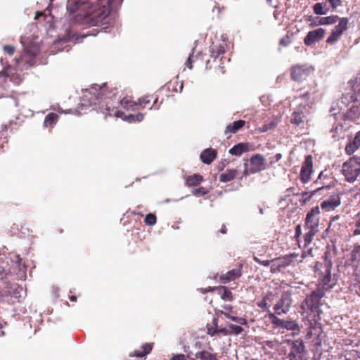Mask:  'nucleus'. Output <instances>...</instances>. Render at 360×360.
<instances>
[{"instance_id":"18","label":"nucleus","mask_w":360,"mask_h":360,"mask_svg":"<svg viewBox=\"0 0 360 360\" xmlns=\"http://www.w3.org/2000/svg\"><path fill=\"white\" fill-rule=\"evenodd\" d=\"M242 264H239L236 268L221 274L219 276V281L226 284L239 278L242 276Z\"/></svg>"},{"instance_id":"29","label":"nucleus","mask_w":360,"mask_h":360,"mask_svg":"<svg viewBox=\"0 0 360 360\" xmlns=\"http://www.w3.org/2000/svg\"><path fill=\"white\" fill-rule=\"evenodd\" d=\"M119 103L127 110H137V101H132L129 97H124L119 101Z\"/></svg>"},{"instance_id":"6","label":"nucleus","mask_w":360,"mask_h":360,"mask_svg":"<svg viewBox=\"0 0 360 360\" xmlns=\"http://www.w3.org/2000/svg\"><path fill=\"white\" fill-rule=\"evenodd\" d=\"M335 186V180L330 170L322 171L316 179V195H323L324 191H330Z\"/></svg>"},{"instance_id":"59","label":"nucleus","mask_w":360,"mask_h":360,"mask_svg":"<svg viewBox=\"0 0 360 360\" xmlns=\"http://www.w3.org/2000/svg\"><path fill=\"white\" fill-rule=\"evenodd\" d=\"M219 314H220V315H224L226 318H227V319H231V314H229V313H227V312H224V311H219Z\"/></svg>"},{"instance_id":"41","label":"nucleus","mask_w":360,"mask_h":360,"mask_svg":"<svg viewBox=\"0 0 360 360\" xmlns=\"http://www.w3.org/2000/svg\"><path fill=\"white\" fill-rule=\"evenodd\" d=\"M208 193V190L205 187H199L192 191V194L196 197L203 196Z\"/></svg>"},{"instance_id":"62","label":"nucleus","mask_w":360,"mask_h":360,"mask_svg":"<svg viewBox=\"0 0 360 360\" xmlns=\"http://www.w3.org/2000/svg\"><path fill=\"white\" fill-rule=\"evenodd\" d=\"M219 232H220L221 233H222V234H225V233H226V232H227V229H226V225L223 224V225L221 226V229L219 230Z\"/></svg>"},{"instance_id":"63","label":"nucleus","mask_w":360,"mask_h":360,"mask_svg":"<svg viewBox=\"0 0 360 360\" xmlns=\"http://www.w3.org/2000/svg\"><path fill=\"white\" fill-rule=\"evenodd\" d=\"M223 308L225 309V310H227L229 311H231L232 309H233V307L230 305H226L224 307H223Z\"/></svg>"},{"instance_id":"1","label":"nucleus","mask_w":360,"mask_h":360,"mask_svg":"<svg viewBox=\"0 0 360 360\" xmlns=\"http://www.w3.org/2000/svg\"><path fill=\"white\" fill-rule=\"evenodd\" d=\"M123 0H68L67 9L75 14L77 22L89 26L102 24L110 11L117 9Z\"/></svg>"},{"instance_id":"12","label":"nucleus","mask_w":360,"mask_h":360,"mask_svg":"<svg viewBox=\"0 0 360 360\" xmlns=\"http://www.w3.org/2000/svg\"><path fill=\"white\" fill-rule=\"evenodd\" d=\"M292 304L291 294L289 292H284L282 293L280 300L275 304L274 309L275 314L277 315H281L286 314Z\"/></svg>"},{"instance_id":"16","label":"nucleus","mask_w":360,"mask_h":360,"mask_svg":"<svg viewBox=\"0 0 360 360\" xmlns=\"http://www.w3.org/2000/svg\"><path fill=\"white\" fill-rule=\"evenodd\" d=\"M334 284V283H331L330 268L327 267L326 274L321 280L319 285L320 289L316 290V298L322 297L323 295V290H328L331 289L333 287Z\"/></svg>"},{"instance_id":"64","label":"nucleus","mask_w":360,"mask_h":360,"mask_svg":"<svg viewBox=\"0 0 360 360\" xmlns=\"http://www.w3.org/2000/svg\"><path fill=\"white\" fill-rule=\"evenodd\" d=\"M212 68L210 60H208L206 63V68L211 69Z\"/></svg>"},{"instance_id":"34","label":"nucleus","mask_w":360,"mask_h":360,"mask_svg":"<svg viewBox=\"0 0 360 360\" xmlns=\"http://www.w3.org/2000/svg\"><path fill=\"white\" fill-rule=\"evenodd\" d=\"M269 318L271 323L276 327L283 328L284 320L278 319L275 314L270 312L269 314Z\"/></svg>"},{"instance_id":"49","label":"nucleus","mask_w":360,"mask_h":360,"mask_svg":"<svg viewBox=\"0 0 360 360\" xmlns=\"http://www.w3.org/2000/svg\"><path fill=\"white\" fill-rule=\"evenodd\" d=\"M193 53H191L185 63L186 66L188 67L189 69L193 68L192 63L193 62Z\"/></svg>"},{"instance_id":"48","label":"nucleus","mask_w":360,"mask_h":360,"mask_svg":"<svg viewBox=\"0 0 360 360\" xmlns=\"http://www.w3.org/2000/svg\"><path fill=\"white\" fill-rule=\"evenodd\" d=\"M325 32H326V31L323 28L316 29V41L323 38V37L325 35Z\"/></svg>"},{"instance_id":"54","label":"nucleus","mask_w":360,"mask_h":360,"mask_svg":"<svg viewBox=\"0 0 360 360\" xmlns=\"http://www.w3.org/2000/svg\"><path fill=\"white\" fill-rule=\"evenodd\" d=\"M343 126L342 125H337L330 130L332 133H338V131H342Z\"/></svg>"},{"instance_id":"61","label":"nucleus","mask_w":360,"mask_h":360,"mask_svg":"<svg viewBox=\"0 0 360 360\" xmlns=\"http://www.w3.org/2000/svg\"><path fill=\"white\" fill-rule=\"evenodd\" d=\"M217 331L218 333H222L224 335H228L229 333L226 328L217 329Z\"/></svg>"},{"instance_id":"15","label":"nucleus","mask_w":360,"mask_h":360,"mask_svg":"<svg viewBox=\"0 0 360 360\" xmlns=\"http://www.w3.org/2000/svg\"><path fill=\"white\" fill-rule=\"evenodd\" d=\"M312 172L313 158L309 155L306 157L305 160L302 166L300 172V179L302 183H307L309 181Z\"/></svg>"},{"instance_id":"31","label":"nucleus","mask_w":360,"mask_h":360,"mask_svg":"<svg viewBox=\"0 0 360 360\" xmlns=\"http://www.w3.org/2000/svg\"><path fill=\"white\" fill-rule=\"evenodd\" d=\"M221 295V298L224 301H232L233 300L232 292L225 286L216 287Z\"/></svg>"},{"instance_id":"28","label":"nucleus","mask_w":360,"mask_h":360,"mask_svg":"<svg viewBox=\"0 0 360 360\" xmlns=\"http://www.w3.org/2000/svg\"><path fill=\"white\" fill-rule=\"evenodd\" d=\"M273 297L274 295L272 292L267 293L260 302H257V306L264 310L269 311Z\"/></svg>"},{"instance_id":"53","label":"nucleus","mask_w":360,"mask_h":360,"mask_svg":"<svg viewBox=\"0 0 360 360\" xmlns=\"http://www.w3.org/2000/svg\"><path fill=\"white\" fill-rule=\"evenodd\" d=\"M312 195H313V193H311L309 195L308 194V193H303V194H302L303 202L306 203L307 201H309L311 198Z\"/></svg>"},{"instance_id":"36","label":"nucleus","mask_w":360,"mask_h":360,"mask_svg":"<svg viewBox=\"0 0 360 360\" xmlns=\"http://www.w3.org/2000/svg\"><path fill=\"white\" fill-rule=\"evenodd\" d=\"M352 261L360 262V245L355 244L352 251Z\"/></svg>"},{"instance_id":"43","label":"nucleus","mask_w":360,"mask_h":360,"mask_svg":"<svg viewBox=\"0 0 360 360\" xmlns=\"http://www.w3.org/2000/svg\"><path fill=\"white\" fill-rule=\"evenodd\" d=\"M231 320L233 321H235L236 323H238L240 325H247L248 324V321H247L246 319H245L243 317H238V316H231Z\"/></svg>"},{"instance_id":"11","label":"nucleus","mask_w":360,"mask_h":360,"mask_svg":"<svg viewBox=\"0 0 360 360\" xmlns=\"http://www.w3.org/2000/svg\"><path fill=\"white\" fill-rule=\"evenodd\" d=\"M338 24L333 29L330 36L326 39V43L333 44L336 42L347 30L349 20L347 18L339 19Z\"/></svg>"},{"instance_id":"37","label":"nucleus","mask_w":360,"mask_h":360,"mask_svg":"<svg viewBox=\"0 0 360 360\" xmlns=\"http://www.w3.org/2000/svg\"><path fill=\"white\" fill-rule=\"evenodd\" d=\"M315 42V30L309 31L304 39L306 46H310Z\"/></svg>"},{"instance_id":"60","label":"nucleus","mask_w":360,"mask_h":360,"mask_svg":"<svg viewBox=\"0 0 360 360\" xmlns=\"http://www.w3.org/2000/svg\"><path fill=\"white\" fill-rule=\"evenodd\" d=\"M217 70L219 71V73L224 74L226 72V70L224 69V66H221L220 65H218Z\"/></svg>"},{"instance_id":"23","label":"nucleus","mask_w":360,"mask_h":360,"mask_svg":"<svg viewBox=\"0 0 360 360\" xmlns=\"http://www.w3.org/2000/svg\"><path fill=\"white\" fill-rule=\"evenodd\" d=\"M245 124V120H237L232 123L228 124L224 130L225 135H230L232 134H236L238 132L241 128H243Z\"/></svg>"},{"instance_id":"13","label":"nucleus","mask_w":360,"mask_h":360,"mask_svg":"<svg viewBox=\"0 0 360 360\" xmlns=\"http://www.w3.org/2000/svg\"><path fill=\"white\" fill-rule=\"evenodd\" d=\"M313 71L312 67L297 65L291 68V78L294 81L299 82L305 79L307 77L313 73Z\"/></svg>"},{"instance_id":"25","label":"nucleus","mask_w":360,"mask_h":360,"mask_svg":"<svg viewBox=\"0 0 360 360\" xmlns=\"http://www.w3.org/2000/svg\"><path fill=\"white\" fill-rule=\"evenodd\" d=\"M210 51L211 53V58H213V61H215L218 57H219L221 55L225 53L226 49L223 44H212V45L210 48Z\"/></svg>"},{"instance_id":"5","label":"nucleus","mask_w":360,"mask_h":360,"mask_svg":"<svg viewBox=\"0 0 360 360\" xmlns=\"http://www.w3.org/2000/svg\"><path fill=\"white\" fill-rule=\"evenodd\" d=\"M314 214L315 208H311L306 217V226L309 229V230L306 233L304 238L303 248L304 250H303V257L313 256V248L311 247H307L312 241L314 236L315 235V231L314 229L315 226V223L314 222Z\"/></svg>"},{"instance_id":"42","label":"nucleus","mask_w":360,"mask_h":360,"mask_svg":"<svg viewBox=\"0 0 360 360\" xmlns=\"http://www.w3.org/2000/svg\"><path fill=\"white\" fill-rule=\"evenodd\" d=\"M229 328L231 330L229 332V334H233V335H239L243 331V328L241 326L233 325L232 323H230L228 326Z\"/></svg>"},{"instance_id":"46","label":"nucleus","mask_w":360,"mask_h":360,"mask_svg":"<svg viewBox=\"0 0 360 360\" xmlns=\"http://www.w3.org/2000/svg\"><path fill=\"white\" fill-rule=\"evenodd\" d=\"M4 51L8 55L12 56L15 52V47L11 45H6L4 46Z\"/></svg>"},{"instance_id":"56","label":"nucleus","mask_w":360,"mask_h":360,"mask_svg":"<svg viewBox=\"0 0 360 360\" xmlns=\"http://www.w3.org/2000/svg\"><path fill=\"white\" fill-rule=\"evenodd\" d=\"M8 274V273H6L4 269L0 266V278L4 279V278H6Z\"/></svg>"},{"instance_id":"3","label":"nucleus","mask_w":360,"mask_h":360,"mask_svg":"<svg viewBox=\"0 0 360 360\" xmlns=\"http://www.w3.org/2000/svg\"><path fill=\"white\" fill-rule=\"evenodd\" d=\"M106 84L102 86L94 84L89 89L85 90L84 98L88 101L90 105L98 104L101 111L103 114L121 117L124 113L114 106L112 100L106 96Z\"/></svg>"},{"instance_id":"38","label":"nucleus","mask_w":360,"mask_h":360,"mask_svg":"<svg viewBox=\"0 0 360 360\" xmlns=\"http://www.w3.org/2000/svg\"><path fill=\"white\" fill-rule=\"evenodd\" d=\"M303 122V115H302V113L296 112L292 113L291 117L292 123L299 125L300 123H302Z\"/></svg>"},{"instance_id":"58","label":"nucleus","mask_w":360,"mask_h":360,"mask_svg":"<svg viewBox=\"0 0 360 360\" xmlns=\"http://www.w3.org/2000/svg\"><path fill=\"white\" fill-rule=\"evenodd\" d=\"M289 43V38L288 37H286V38H283L281 39L280 41V44L283 46H287Z\"/></svg>"},{"instance_id":"44","label":"nucleus","mask_w":360,"mask_h":360,"mask_svg":"<svg viewBox=\"0 0 360 360\" xmlns=\"http://www.w3.org/2000/svg\"><path fill=\"white\" fill-rule=\"evenodd\" d=\"M326 1L329 3V4L331 6V8H333V10L336 9L342 4L341 0H326Z\"/></svg>"},{"instance_id":"47","label":"nucleus","mask_w":360,"mask_h":360,"mask_svg":"<svg viewBox=\"0 0 360 360\" xmlns=\"http://www.w3.org/2000/svg\"><path fill=\"white\" fill-rule=\"evenodd\" d=\"M275 127V124L274 123H270L268 124H264L262 128L260 129V131L262 132H266L269 130H271L274 129Z\"/></svg>"},{"instance_id":"20","label":"nucleus","mask_w":360,"mask_h":360,"mask_svg":"<svg viewBox=\"0 0 360 360\" xmlns=\"http://www.w3.org/2000/svg\"><path fill=\"white\" fill-rule=\"evenodd\" d=\"M217 150L210 148L205 149L200 154L201 161L207 165L211 164L214 160L217 158Z\"/></svg>"},{"instance_id":"22","label":"nucleus","mask_w":360,"mask_h":360,"mask_svg":"<svg viewBox=\"0 0 360 360\" xmlns=\"http://www.w3.org/2000/svg\"><path fill=\"white\" fill-rule=\"evenodd\" d=\"M360 147V131L357 132L352 141L345 146V153L351 155Z\"/></svg>"},{"instance_id":"2","label":"nucleus","mask_w":360,"mask_h":360,"mask_svg":"<svg viewBox=\"0 0 360 360\" xmlns=\"http://www.w3.org/2000/svg\"><path fill=\"white\" fill-rule=\"evenodd\" d=\"M348 107L343 114L344 120L356 122L360 119V83L353 86V91L342 94L340 99L330 110L332 115L336 116L344 108Z\"/></svg>"},{"instance_id":"55","label":"nucleus","mask_w":360,"mask_h":360,"mask_svg":"<svg viewBox=\"0 0 360 360\" xmlns=\"http://www.w3.org/2000/svg\"><path fill=\"white\" fill-rule=\"evenodd\" d=\"M214 290H217V288H216V287H208L207 288L201 289V292L202 293H207L208 292H212Z\"/></svg>"},{"instance_id":"35","label":"nucleus","mask_w":360,"mask_h":360,"mask_svg":"<svg viewBox=\"0 0 360 360\" xmlns=\"http://www.w3.org/2000/svg\"><path fill=\"white\" fill-rule=\"evenodd\" d=\"M283 328H285L289 330H298L299 326L297 323L295 321H285L284 320V323L283 325Z\"/></svg>"},{"instance_id":"33","label":"nucleus","mask_w":360,"mask_h":360,"mask_svg":"<svg viewBox=\"0 0 360 360\" xmlns=\"http://www.w3.org/2000/svg\"><path fill=\"white\" fill-rule=\"evenodd\" d=\"M8 86V75L5 72H0V97L3 96Z\"/></svg>"},{"instance_id":"39","label":"nucleus","mask_w":360,"mask_h":360,"mask_svg":"<svg viewBox=\"0 0 360 360\" xmlns=\"http://www.w3.org/2000/svg\"><path fill=\"white\" fill-rule=\"evenodd\" d=\"M145 114L139 112L136 115H129L127 117L129 122H141L143 120Z\"/></svg>"},{"instance_id":"7","label":"nucleus","mask_w":360,"mask_h":360,"mask_svg":"<svg viewBox=\"0 0 360 360\" xmlns=\"http://www.w3.org/2000/svg\"><path fill=\"white\" fill-rule=\"evenodd\" d=\"M157 94H148L140 97L137 101V110H159L162 101L159 102Z\"/></svg>"},{"instance_id":"21","label":"nucleus","mask_w":360,"mask_h":360,"mask_svg":"<svg viewBox=\"0 0 360 360\" xmlns=\"http://www.w3.org/2000/svg\"><path fill=\"white\" fill-rule=\"evenodd\" d=\"M153 349V344H143L139 349H136L129 354L130 357L143 358L150 353Z\"/></svg>"},{"instance_id":"17","label":"nucleus","mask_w":360,"mask_h":360,"mask_svg":"<svg viewBox=\"0 0 360 360\" xmlns=\"http://www.w3.org/2000/svg\"><path fill=\"white\" fill-rule=\"evenodd\" d=\"M194 356V358H190L189 360H219L217 353L211 347L197 351Z\"/></svg>"},{"instance_id":"27","label":"nucleus","mask_w":360,"mask_h":360,"mask_svg":"<svg viewBox=\"0 0 360 360\" xmlns=\"http://www.w3.org/2000/svg\"><path fill=\"white\" fill-rule=\"evenodd\" d=\"M248 143H239L235 145L233 147H232L229 150V153L233 155L239 156L242 153L248 151Z\"/></svg>"},{"instance_id":"45","label":"nucleus","mask_w":360,"mask_h":360,"mask_svg":"<svg viewBox=\"0 0 360 360\" xmlns=\"http://www.w3.org/2000/svg\"><path fill=\"white\" fill-rule=\"evenodd\" d=\"M254 260L259 264L264 266H268L270 264H271V260H262L256 256L254 257Z\"/></svg>"},{"instance_id":"52","label":"nucleus","mask_w":360,"mask_h":360,"mask_svg":"<svg viewBox=\"0 0 360 360\" xmlns=\"http://www.w3.org/2000/svg\"><path fill=\"white\" fill-rule=\"evenodd\" d=\"M356 229L353 231L354 236L360 235V218L356 222Z\"/></svg>"},{"instance_id":"57","label":"nucleus","mask_w":360,"mask_h":360,"mask_svg":"<svg viewBox=\"0 0 360 360\" xmlns=\"http://www.w3.org/2000/svg\"><path fill=\"white\" fill-rule=\"evenodd\" d=\"M207 333L211 335V336H214L216 334L218 333V331H217V328H214V329H212V328H208V332Z\"/></svg>"},{"instance_id":"19","label":"nucleus","mask_w":360,"mask_h":360,"mask_svg":"<svg viewBox=\"0 0 360 360\" xmlns=\"http://www.w3.org/2000/svg\"><path fill=\"white\" fill-rule=\"evenodd\" d=\"M291 259L289 257L276 258L271 259V272L273 274L281 271L284 268L289 266Z\"/></svg>"},{"instance_id":"26","label":"nucleus","mask_w":360,"mask_h":360,"mask_svg":"<svg viewBox=\"0 0 360 360\" xmlns=\"http://www.w3.org/2000/svg\"><path fill=\"white\" fill-rule=\"evenodd\" d=\"M339 17L336 15H333L327 17L316 18L317 25H333L339 20Z\"/></svg>"},{"instance_id":"8","label":"nucleus","mask_w":360,"mask_h":360,"mask_svg":"<svg viewBox=\"0 0 360 360\" xmlns=\"http://www.w3.org/2000/svg\"><path fill=\"white\" fill-rule=\"evenodd\" d=\"M327 195L321 199L320 204L321 209L324 212H330L338 207L341 203L340 196L335 191L328 192Z\"/></svg>"},{"instance_id":"14","label":"nucleus","mask_w":360,"mask_h":360,"mask_svg":"<svg viewBox=\"0 0 360 360\" xmlns=\"http://www.w3.org/2000/svg\"><path fill=\"white\" fill-rule=\"evenodd\" d=\"M304 345L302 340L293 341L290 345V352L288 354L289 360H303Z\"/></svg>"},{"instance_id":"32","label":"nucleus","mask_w":360,"mask_h":360,"mask_svg":"<svg viewBox=\"0 0 360 360\" xmlns=\"http://www.w3.org/2000/svg\"><path fill=\"white\" fill-rule=\"evenodd\" d=\"M58 115L56 113H49L44 119V127H53L58 121Z\"/></svg>"},{"instance_id":"10","label":"nucleus","mask_w":360,"mask_h":360,"mask_svg":"<svg viewBox=\"0 0 360 360\" xmlns=\"http://www.w3.org/2000/svg\"><path fill=\"white\" fill-rule=\"evenodd\" d=\"M266 160L261 154H256L250 159L249 167H246L244 171L245 175L255 174L265 169Z\"/></svg>"},{"instance_id":"30","label":"nucleus","mask_w":360,"mask_h":360,"mask_svg":"<svg viewBox=\"0 0 360 360\" xmlns=\"http://www.w3.org/2000/svg\"><path fill=\"white\" fill-rule=\"evenodd\" d=\"M237 173L238 172L235 169H227L219 176V181L224 183L229 182L236 176Z\"/></svg>"},{"instance_id":"24","label":"nucleus","mask_w":360,"mask_h":360,"mask_svg":"<svg viewBox=\"0 0 360 360\" xmlns=\"http://www.w3.org/2000/svg\"><path fill=\"white\" fill-rule=\"evenodd\" d=\"M204 181V178L199 174H194L186 178L185 185L188 187H193L200 185Z\"/></svg>"},{"instance_id":"50","label":"nucleus","mask_w":360,"mask_h":360,"mask_svg":"<svg viewBox=\"0 0 360 360\" xmlns=\"http://www.w3.org/2000/svg\"><path fill=\"white\" fill-rule=\"evenodd\" d=\"M328 10H323L322 4L320 3H316V15L325 14Z\"/></svg>"},{"instance_id":"40","label":"nucleus","mask_w":360,"mask_h":360,"mask_svg":"<svg viewBox=\"0 0 360 360\" xmlns=\"http://www.w3.org/2000/svg\"><path fill=\"white\" fill-rule=\"evenodd\" d=\"M156 221H157L156 216L153 213H149V214H146L145 219H144V222L146 223V224L149 225V226H153V225L155 224Z\"/></svg>"},{"instance_id":"9","label":"nucleus","mask_w":360,"mask_h":360,"mask_svg":"<svg viewBox=\"0 0 360 360\" xmlns=\"http://www.w3.org/2000/svg\"><path fill=\"white\" fill-rule=\"evenodd\" d=\"M315 291H312L302 303V314L307 319L312 325V321H315Z\"/></svg>"},{"instance_id":"4","label":"nucleus","mask_w":360,"mask_h":360,"mask_svg":"<svg viewBox=\"0 0 360 360\" xmlns=\"http://www.w3.org/2000/svg\"><path fill=\"white\" fill-rule=\"evenodd\" d=\"M342 174L348 182H354L360 174V157L353 156L342 164Z\"/></svg>"},{"instance_id":"51","label":"nucleus","mask_w":360,"mask_h":360,"mask_svg":"<svg viewBox=\"0 0 360 360\" xmlns=\"http://www.w3.org/2000/svg\"><path fill=\"white\" fill-rule=\"evenodd\" d=\"M170 360H186V357L184 354H174Z\"/></svg>"}]
</instances>
